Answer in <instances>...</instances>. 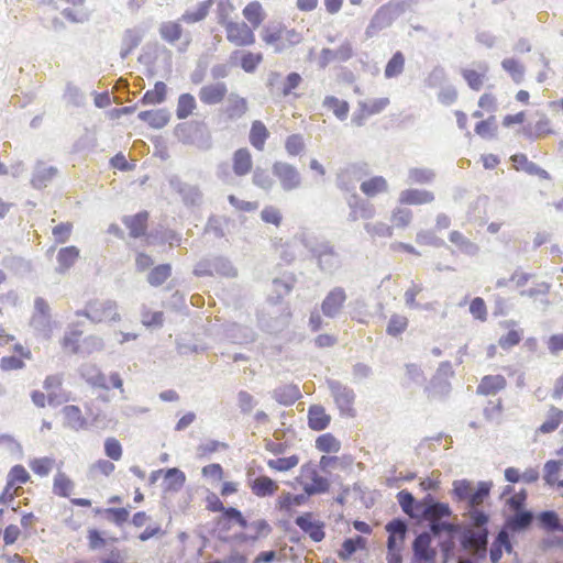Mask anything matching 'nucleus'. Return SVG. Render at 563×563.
<instances>
[{
	"mask_svg": "<svg viewBox=\"0 0 563 563\" xmlns=\"http://www.w3.org/2000/svg\"><path fill=\"white\" fill-rule=\"evenodd\" d=\"M302 243L323 274L333 276L342 268L343 257L330 241L305 239Z\"/></svg>",
	"mask_w": 563,
	"mask_h": 563,
	"instance_id": "1",
	"label": "nucleus"
},
{
	"mask_svg": "<svg viewBox=\"0 0 563 563\" xmlns=\"http://www.w3.org/2000/svg\"><path fill=\"white\" fill-rule=\"evenodd\" d=\"M492 482H479L476 488L467 479L453 482V496L460 501H466L467 507H478L488 496L492 489Z\"/></svg>",
	"mask_w": 563,
	"mask_h": 563,
	"instance_id": "2",
	"label": "nucleus"
},
{
	"mask_svg": "<svg viewBox=\"0 0 563 563\" xmlns=\"http://www.w3.org/2000/svg\"><path fill=\"white\" fill-rule=\"evenodd\" d=\"M167 183L185 207L195 208L203 203V192L199 185L188 183L177 174L168 175Z\"/></svg>",
	"mask_w": 563,
	"mask_h": 563,
	"instance_id": "3",
	"label": "nucleus"
},
{
	"mask_svg": "<svg viewBox=\"0 0 563 563\" xmlns=\"http://www.w3.org/2000/svg\"><path fill=\"white\" fill-rule=\"evenodd\" d=\"M194 274L198 277H207L220 275L223 277H235L236 269L228 257L224 256H209L199 261L195 268Z\"/></svg>",
	"mask_w": 563,
	"mask_h": 563,
	"instance_id": "4",
	"label": "nucleus"
},
{
	"mask_svg": "<svg viewBox=\"0 0 563 563\" xmlns=\"http://www.w3.org/2000/svg\"><path fill=\"white\" fill-rule=\"evenodd\" d=\"M327 385L340 415L350 418L355 417L354 401L356 396L354 390L335 379H328Z\"/></svg>",
	"mask_w": 563,
	"mask_h": 563,
	"instance_id": "5",
	"label": "nucleus"
},
{
	"mask_svg": "<svg viewBox=\"0 0 563 563\" xmlns=\"http://www.w3.org/2000/svg\"><path fill=\"white\" fill-rule=\"evenodd\" d=\"M273 175L278 179L284 191H292L301 186V175L296 166L277 161L272 166Z\"/></svg>",
	"mask_w": 563,
	"mask_h": 563,
	"instance_id": "6",
	"label": "nucleus"
},
{
	"mask_svg": "<svg viewBox=\"0 0 563 563\" xmlns=\"http://www.w3.org/2000/svg\"><path fill=\"white\" fill-rule=\"evenodd\" d=\"M420 514L418 520L430 521L434 519L449 518L452 515V510L446 503L437 500L431 494H427L421 499Z\"/></svg>",
	"mask_w": 563,
	"mask_h": 563,
	"instance_id": "7",
	"label": "nucleus"
},
{
	"mask_svg": "<svg viewBox=\"0 0 563 563\" xmlns=\"http://www.w3.org/2000/svg\"><path fill=\"white\" fill-rule=\"evenodd\" d=\"M87 319L93 323L120 320V316L117 312V302L113 300L90 301Z\"/></svg>",
	"mask_w": 563,
	"mask_h": 563,
	"instance_id": "8",
	"label": "nucleus"
},
{
	"mask_svg": "<svg viewBox=\"0 0 563 563\" xmlns=\"http://www.w3.org/2000/svg\"><path fill=\"white\" fill-rule=\"evenodd\" d=\"M431 536L423 531L419 533L412 542L415 563H435L437 552L431 548Z\"/></svg>",
	"mask_w": 563,
	"mask_h": 563,
	"instance_id": "9",
	"label": "nucleus"
},
{
	"mask_svg": "<svg viewBox=\"0 0 563 563\" xmlns=\"http://www.w3.org/2000/svg\"><path fill=\"white\" fill-rule=\"evenodd\" d=\"M346 298L347 296L343 287L338 286L332 288L321 303L322 313L330 319L336 318L340 314Z\"/></svg>",
	"mask_w": 563,
	"mask_h": 563,
	"instance_id": "10",
	"label": "nucleus"
},
{
	"mask_svg": "<svg viewBox=\"0 0 563 563\" xmlns=\"http://www.w3.org/2000/svg\"><path fill=\"white\" fill-rule=\"evenodd\" d=\"M227 38L236 46H249L255 42V35L251 27L242 22H229L225 25Z\"/></svg>",
	"mask_w": 563,
	"mask_h": 563,
	"instance_id": "11",
	"label": "nucleus"
},
{
	"mask_svg": "<svg viewBox=\"0 0 563 563\" xmlns=\"http://www.w3.org/2000/svg\"><path fill=\"white\" fill-rule=\"evenodd\" d=\"M350 208L349 221L358 219H372L375 216V207L367 200L361 198L356 192L350 195L346 200Z\"/></svg>",
	"mask_w": 563,
	"mask_h": 563,
	"instance_id": "12",
	"label": "nucleus"
},
{
	"mask_svg": "<svg viewBox=\"0 0 563 563\" xmlns=\"http://www.w3.org/2000/svg\"><path fill=\"white\" fill-rule=\"evenodd\" d=\"M295 523L310 537L314 542H320L324 539V523L313 519L311 512H305L295 519Z\"/></svg>",
	"mask_w": 563,
	"mask_h": 563,
	"instance_id": "13",
	"label": "nucleus"
},
{
	"mask_svg": "<svg viewBox=\"0 0 563 563\" xmlns=\"http://www.w3.org/2000/svg\"><path fill=\"white\" fill-rule=\"evenodd\" d=\"M301 475L311 478V483H307L303 485V492L308 496H313L317 494H323L329 490L330 484L329 481L322 476H320L317 470L309 465L301 466Z\"/></svg>",
	"mask_w": 563,
	"mask_h": 563,
	"instance_id": "14",
	"label": "nucleus"
},
{
	"mask_svg": "<svg viewBox=\"0 0 563 563\" xmlns=\"http://www.w3.org/2000/svg\"><path fill=\"white\" fill-rule=\"evenodd\" d=\"M227 93V84L223 81H217L202 86L198 92V97L203 104L214 106L221 103Z\"/></svg>",
	"mask_w": 563,
	"mask_h": 563,
	"instance_id": "15",
	"label": "nucleus"
},
{
	"mask_svg": "<svg viewBox=\"0 0 563 563\" xmlns=\"http://www.w3.org/2000/svg\"><path fill=\"white\" fill-rule=\"evenodd\" d=\"M57 174V167L48 166L46 163L37 161L33 168L31 184L35 189L46 188Z\"/></svg>",
	"mask_w": 563,
	"mask_h": 563,
	"instance_id": "16",
	"label": "nucleus"
},
{
	"mask_svg": "<svg viewBox=\"0 0 563 563\" xmlns=\"http://www.w3.org/2000/svg\"><path fill=\"white\" fill-rule=\"evenodd\" d=\"M247 109L249 104L246 99L240 97L238 93L231 92L222 111L229 121H238L247 112Z\"/></svg>",
	"mask_w": 563,
	"mask_h": 563,
	"instance_id": "17",
	"label": "nucleus"
},
{
	"mask_svg": "<svg viewBox=\"0 0 563 563\" xmlns=\"http://www.w3.org/2000/svg\"><path fill=\"white\" fill-rule=\"evenodd\" d=\"M225 336L236 344H247L255 341V331L247 325L231 323L225 327Z\"/></svg>",
	"mask_w": 563,
	"mask_h": 563,
	"instance_id": "18",
	"label": "nucleus"
},
{
	"mask_svg": "<svg viewBox=\"0 0 563 563\" xmlns=\"http://www.w3.org/2000/svg\"><path fill=\"white\" fill-rule=\"evenodd\" d=\"M81 378L93 388H102L108 390L106 375L95 364H84L79 368Z\"/></svg>",
	"mask_w": 563,
	"mask_h": 563,
	"instance_id": "19",
	"label": "nucleus"
},
{
	"mask_svg": "<svg viewBox=\"0 0 563 563\" xmlns=\"http://www.w3.org/2000/svg\"><path fill=\"white\" fill-rule=\"evenodd\" d=\"M148 213L141 211L134 216H124L122 222L129 229L130 235L134 239L144 236L147 229Z\"/></svg>",
	"mask_w": 563,
	"mask_h": 563,
	"instance_id": "20",
	"label": "nucleus"
},
{
	"mask_svg": "<svg viewBox=\"0 0 563 563\" xmlns=\"http://www.w3.org/2000/svg\"><path fill=\"white\" fill-rule=\"evenodd\" d=\"M515 514L506 519L507 531L520 532L528 529L533 521V514L530 510H514Z\"/></svg>",
	"mask_w": 563,
	"mask_h": 563,
	"instance_id": "21",
	"label": "nucleus"
},
{
	"mask_svg": "<svg viewBox=\"0 0 563 563\" xmlns=\"http://www.w3.org/2000/svg\"><path fill=\"white\" fill-rule=\"evenodd\" d=\"M506 385V378L503 375H486L481 379L476 393L484 396H494L503 390Z\"/></svg>",
	"mask_w": 563,
	"mask_h": 563,
	"instance_id": "22",
	"label": "nucleus"
},
{
	"mask_svg": "<svg viewBox=\"0 0 563 563\" xmlns=\"http://www.w3.org/2000/svg\"><path fill=\"white\" fill-rule=\"evenodd\" d=\"M79 249L74 245L59 249L56 256L58 263L57 267L55 268L56 273L65 274L68 272L79 258Z\"/></svg>",
	"mask_w": 563,
	"mask_h": 563,
	"instance_id": "23",
	"label": "nucleus"
},
{
	"mask_svg": "<svg viewBox=\"0 0 563 563\" xmlns=\"http://www.w3.org/2000/svg\"><path fill=\"white\" fill-rule=\"evenodd\" d=\"M252 493L257 497H267L274 495L278 489V484L268 476L261 475L249 482Z\"/></svg>",
	"mask_w": 563,
	"mask_h": 563,
	"instance_id": "24",
	"label": "nucleus"
},
{
	"mask_svg": "<svg viewBox=\"0 0 563 563\" xmlns=\"http://www.w3.org/2000/svg\"><path fill=\"white\" fill-rule=\"evenodd\" d=\"M489 531L487 527L467 531L462 537V545L465 549L487 548Z\"/></svg>",
	"mask_w": 563,
	"mask_h": 563,
	"instance_id": "25",
	"label": "nucleus"
},
{
	"mask_svg": "<svg viewBox=\"0 0 563 563\" xmlns=\"http://www.w3.org/2000/svg\"><path fill=\"white\" fill-rule=\"evenodd\" d=\"M434 200V195L431 191L422 189H406L399 195V202L402 205H424Z\"/></svg>",
	"mask_w": 563,
	"mask_h": 563,
	"instance_id": "26",
	"label": "nucleus"
},
{
	"mask_svg": "<svg viewBox=\"0 0 563 563\" xmlns=\"http://www.w3.org/2000/svg\"><path fill=\"white\" fill-rule=\"evenodd\" d=\"M331 417L320 405H312L308 410V426L314 431H321L328 428Z\"/></svg>",
	"mask_w": 563,
	"mask_h": 563,
	"instance_id": "27",
	"label": "nucleus"
},
{
	"mask_svg": "<svg viewBox=\"0 0 563 563\" xmlns=\"http://www.w3.org/2000/svg\"><path fill=\"white\" fill-rule=\"evenodd\" d=\"M137 117L141 121L146 122L154 129L164 128L170 119V114L167 109L141 111Z\"/></svg>",
	"mask_w": 563,
	"mask_h": 563,
	"instance_id": "28",
	"label": "nucleus"
},
{
	"mask_svg": "<svg viewBox=\"0 0 563 563\" xmlns=\"http://www.w3.org/2000/svg\"><path fill=\"white\" fill-rule=\"evenodd\" d=\"M272 396L278 404L290 406L301 397V393L298 386L290 384L275 388Z\"/></svg>",
	"mask_w": 563,
	"mask_h": 563,
	"instance_id": "29",
	"label": "nucleus"
},
{
	"mask_svg": "<svg viewBox=\"0 0 563 563\" xmlns=\"http://www.w3.org/2000/svg\"><path fill=\"white\" fill-rule=\"evenodd\" d=\"M360 189L365 196L373 198L379 194H387L389 191V185L383 176H374L363 180Z\"/></svg>",
	"mask_w": 563,
	"mask_h": 563,
	"instance_id": "30",
	"label": "nucleus"
},
{
	"mask_svg": "<svg viewBox=\"0 0 563 563\" xmlns=\"http://www.w3.org/2000/svg\"><path fill=\"white\" fill-rule=\"evenodd\" d=\"M63 415L65 418V426L74 431L85 429L88 424L78 406H65L63 408Z\"/></svg>",
	"mask_w": 563,
	"mask_h": 563,
	"instance_id": "31",
	"label": "nucleus"
},
{
	"mask_svg": "<svg viewBox=\"0 0 563 563\" xmlns=\"http://www.w3.org/2000/svg\"><path fill=\"white\" fill-rule=\"evenodd\" d=\"M397 500H398L399 506L401 507V510L406 515H408L410 518L418 520V517L420 514L419 510H420L421 499L420 500L416 499L415 496L410 492L402 489L397 494Z\"/></svg>",
	"mask_w": 563,
	"mask_h": 563,
	"instance_id": "32",
	"label": "nucleus"
},
{
	"mask_svg": "<svg viewBox=\"0 0 563 563\" xmlns=\"http://www.w3.org/2000/svg\"><path fill=\"white\" fill-rule=\"evenodd\" d=\"M514 163V167L517 170H523L528 175L540 176L542 178H548L549 174L542 169L539 165L528 159L526 154H515L510 157Z\"/></svg>",
	"mask_w": 563,
	"mask_h": 563,
	"instance_id": "33",
	"label": "nucleus"
},
{
	"mask_svg": "<svg viewBox=\"0 0 563 563\" xmlns=\"http://www.w3.org/2000/svg\"><path fill=\"white\" fill-rule=\"evenodd\" d=\"M252 168V156L247 148H240L233 155V170L238 176H244Z\"/></svg>",
	"mask_w": 563,
	"mask_h": 563,
	"instance_id": "34",
	"label": "nucleus"
},
{
	"mask_svg": "<svg viewBox=\"0 0 563 563\" xmlns=\"http://www.w3.org/2000/svg\"><path fill=\"white\" fill-rule=\"evenodd\" d=\"M148 29L150 25L147 24H140L134 27L126 29L122 36V43L132 49L136 48L141 44Z\"/></svg>",
	"mask_w": 563,
	"mask_h": 563,
	"instance_id": "35",
	"label": "nucleus"
},
{
	"mask_svg": "<svg viewBox=\"0 0 563 563\" xmlns=\"http://www.w3.org/2000/svg\"><path fill=\"white\" fill-rule=\"evenodd\" d=\"M435 172L427 167H412L408 170V184L429 185L435 179Z\"/></svg>",
	"mask_w": 563,
	"mask_h": 563,
	"instance_id": "36",
	"label": "nucleus"
},
{
	"mask_svg": "<svg viewBox=\"0 0 563 563\" xmlns=\"http://www.w3.org/2000/svg\"><path fill=\"white\" fill-rule=\"evenodd\" d=\"M186 481L185 473L176 467L168 468L164 477L165 492H178Z\"/></svg>",
	"mask_w": 563,
	"mask_h": 563,
	"instance_id": "37",
	"label": "nucleus"
},
{
	"mask_svg": "<svg viewBox=\"0 0 563 563\" xmlns=\"http://www.w3.org/2000/svg\"><path fill=\"white\" fill-rule=\"evenodd\" d=\"M405 55L397 51L391 58L387 62L384 70L386 79L397 78L404 73L405 69Z\"/></svg>",
	"mask_w": 563,
	"mask_h": 563,
	"instance_id": "38",
	"label": "nucleus"
},
{
	"mask_svg": "<svg viewBox=\"0 0 563 563\" xmlns=\"http://www.w3.org/2000/svg\"><path fill=\"white\" fill-rule=\"evenodd\" d=\"M158 32L165 42L174 44L181 37L183 26L178 22L167 21L159 25Z\"/></svg>",
	"mask_w": 563,
	"mask_h": 563,
	"instance_id": "39",
	"label": "nucleus"
},
{
	"mask_svg": "<svg viewBox=\"0 0 563 563\" xmlns=\"http://www.w3.org/2000/svg\"><path fill=\"white\" fill-rule=\"evenodd\" d=\"M478 68L482 70L481 73L472 69H464L462 71V75L466 80L468 87L475 91L481 90V88L483 87L485 74L488 70V66L487 64L483 63L478 65Z\"/></svg>",
	"mask_w": 563,
	"mask_h": 563,
	"instance_id": "40",
	"label": "nucleus"
},
{
	"mask_svg": "<svg viewBox=\"0 0 563 563\" xmlns=\"http://www.w3.org/2000/svg\"><path fill=\"white\" fill-rule=\"evenodd\" d=\"M302 41V35L295 29H286L283 26L280 42L276 46V53H283L290 47L298 45Z\"/></svg>",
	"mask_w": 563,
	"mask_h": 563,
	"instance_id": "41",
	"label": "nucleus"
},
{
	"mask_svg": "<svg viewBox=\"0 0 563 563\" xmlns=\"http://www.w3.org/2000/svg\"><path fill=\"white\" fill-rule=\"evenodd\" d=\"M269 133L261 121H254L250 131V143L258 151L264 148L265 141Z\"/></svg>",
	"mask_w": 563,
	"mask_h": 563,
	"instance_id": "42",
	"label": "nucleus"
},
{
	"mask_svg": "<svg viewBox=\"0 0 563 563\" xmlns=\"http://www.w3.org/2000/svg\"><path fill=\"white\" fill-rule=\"evenodd\" d=\"M30 324L33 328V330L38 335H42L44 339H49L52 336L53 329L51 316L32 314Z\"/></svg>",
	"mask_w": 563,
	"mask_h": 563,
	"instance_id": "43",
	"label": "nucleus"
},
{
	"mask_svg": "<svg viewBox=\"0 0 563 563\" xmlns=\"http://www.w3.org/2000/svg\"><path fill=\"white\" fill-rule=\"evenodd\" d=\"M75 487L74 482L64 473L58 472L54 477L53 492L60 497H69Z\"/></svg>",
	"mask_w": 563,
	"mask_h": 563,
	"instance_id": "44",
	"label": "nucleus"
},
{
	"mask_svg": "<svg viewBox=\"0 0 563 563\" xmlns=\"http://www.w3.org/2000/svg\"><path fill=\"white\" fill-rule=\"evenodd\" d=\"M323 107L332 110L334 115L341 121L347 118L350 107L346 101L339 100L334 96H327L323 100Z\"/></svg>",
	"mask_w": 563,
	"mask_h": 563,
	"instance_id": "45",
	"label": "nucleus"
},
{
	"mask_svg": "<svg viewBox=\"0 0 563 563\" xmlns=\"http://www.w3.org/2000/svg\"><path fill=\"white\" fill-rule=\"evenodd\" d=\"M563 420V410L551 407L548 412L545 421L539 427L538 431L541 433H550L558 429Z\"/></svg>",
	"mask_w": 563,
	"mask_h": 563,
	"instance_id": "46",
	"label": "nucleus"
},
{
	"mask_svg": "<svg viewBox=\"0 0 563 563\" xmlns=\"http://www.w3.org/2000/svg\"><path fill=\"white\" fill-rule=\"evenodd\" d=\"M196 106V99L191 93H181L177 102V118L180 120L188 118L195 110Z\"/></svg>",
	"mask_w": 563,
	"mask_h": 563,
	"instance_id": "47",
	"label": "nucleus"
},
{
	"mask_svg": "<svg viewBox=\"0 0 563 563\" xmlns=\"http://www.w3.org/2000/svg\"><path fill=\"white\" fill-rule=\"evenodd\" d=\"M316 448L320 452L338 453L341 449V443L332 433H324L317 438Z\"/></svg>",
	"mask_w": 563,
	"mask_h": 563,
	"instance_id": "48",
	"label": "nucleus"
},
{
	"mask_svg": "<svg viewBox=\"0 0 563 563\" xmlns=\"http://www.w3.org/2000/svg\"><path fill=\"white\" fill-rule=\"evenodd\" d=\"M388 536L399 539L404 543L408 533V523L402 518H394L385 526Z\"/></svg>",
	"mask_w": 563,
	"mask_h": 563,
	"instance_id": "49",
	"label": "nucleus"
},
{
	"mask_svg": "<svg viewBox=\"0 0 563 563\" xmlns=\"http://www.w3.org/2000/svg\"><path fill=\"white\" fill-rule=\"evenodd\" d=\"M172 274L169 264H161L155 266L147 275V282L151 286L157 287L166 282Z\"/></svg>",
	"mask_w": 563,
	"mask_h": 563,
	"instance_id": "50",
	"label": "nucleus"
},
{
	"mask_svg": "<svg viewBox=\"0 0 563 563\" xmlns=\"http://www.w3.org/2000/svg\"><path fill=\"white\" fill-rule=\"evenodd\" d=\"M538 521L540 526L549 531H563L560 518L553 510H544L539 514Z\"/></svg>",
	"mask_w": 563,
	"mask_h": 563,
	"instance_id": "51",
	"label": "nucleus"
},
{
	"mask_svg": "<svg viewBox=\"0 0 563 563\" xmlns=\"http://www.w3.org/2000/svg\"><path fill=\"white\" fill-rule=\"evenodd\" d=\"M249 529H251L254 533L244 534L243 539L253 542L261 538H266L272 532V527L265 519L251 522Z\"/></svg>",
	"mask_w": 563,
	"mask_h": 563,
	"instance_id": "52",
	"label": "nucleus"
},
{
	"mask_svg": "<svg viewBox=\"0 0 563 563\" xmlns=\"http://www.w3.org/2000/svg\"><path fill=\"white\" fill-rule=\"evenodd\" d=\"M166 85L163 81H157L154 89L147 90L142 97L143 104H156L162 103L166 97Z\"/></svg>",
	"mask_w": 563,
	"mask_h": 563,
	"instance_id": "53",
	"label": "nucleus"
},
{
	"mask_svg": "<svg viewBox=\"0 0 563 563\" xmlns=\"http://www.w3.org/2000/svg\"><path fill=\"white\" fill-rule=\"evenodd\" d=\"M228 222L229 220L225 218L211 216L209 217L203 231L206 234H212L217 239L224 238V227Z\"/></svg>",
	"mask_w": 563,
	"mask_h": 563,
	"instance_id": "54",
	"label": "nucleus"
},
{
	"mask_svg": "<svg viewBox=\"0 0 563 563\" xmlns=\"http://www.w3.org/2000/svg\"><path fill=\"white\" fill-rule=\"evenodd\" d=\"M243 15L253 25V27L260 26L264 20L262 4L257 1L249 3L243 9Z\"/></svg>",
	"mask_w": 563,
	"mask_h": 563,
	"instance_id": "55",
	"label": "nucleus"
},
{
	"mask_svg": "<svg viewBox=\"0 0 563 563\" xmlns=\"http://www.w3.org/2000/svg\"><path fill=\"white\" fill-rule=\"evenodd\" d=\"M450 241L460 247V250L468 255H475L478 251V246L465 238L459 231H452L449 236Z\"/></svg>",
	"mask_w": 563,
	"mask_h": 563,
	"instance_id": "56",
	"label": "nucleus"
},
{
	"mask_svg": "<svg viewBox=\"0 0 563 563\" xmlns=\"http://www.w3.org/2000/svg\"><path fill=\"white\" fill-rule=\"evenodd\" d=\"M81 331L75 327H69V329L65 332L64 338L62 340V345L65 350H70L73 354L79 353V338L81 335Z\"/></svg>",
	"mask_w": 563,
	"mask_h": 563,
	"instance_id": "57",
	"label": "nucleus"
},
{
	"mask_svg": "<svg viewBox=\"0 0 563 563\" xmlns=\"http://www.w3.org/2000/svg\"><path fill=\"white\" fill-rule=\"evenodd\" d=\"M501 67L507 71L516 84L523 80L525 67L515 58H505L501 62Z\"/></svg>",
	"mask_w": 563,
	"mask_h": 563,
	"instance_id": "58",
	"label": "nucleus"
},
{
	"mask_svg": "<svg viewBox=\"0 0 563 563\" xmlns=\"http://www.w3.org/2000/svg\"><path fill=\"white\" fill-rule=\"evenodd\" d=\"M283 31V25L277 24H269L266 25L262 31V38L263 41L274 47V51L276 52V46H278L280 42V34Z\"/></svg>",
	"mask_w": 563,
	"mask_h": 563,
	"instance_id": "59",
	"label": "nucleus"
},
{
	"mask_svg": "<svg viewBox=\"0 0 563 563\" xmlns=\"http://www.w3.org/2000/svg\"><path fill=\"white\" fill-rule=\"evenodd\" d=\"M366 540L363 537H355L354 539H345L342 544V550L339 555L342 560H349L352 554H354L357 549L364 548Z\"/></svg>",
	"mask_w": 563,
	"mask_h": 563,
	"instance_id": "60",
	"label": "nucleus"
},
{
	"mask_svg": "<svg viewBox=\"0 0 563 563\" xmlns=\"http://www.w3.org/2000/svg\"><path fill=\"white\" fill-rule=\"evenodd\" d=\"M299 463V457L297 455H290L287 457H278L272 459L267 461V465L269 468L278 471V472H287Z\"/></svg>",
	"mask_w": 563,
	"mask_h": 563,
	"instance_id": "61",
	"label": "nucleus"
},
{
	"mask_svg": "<svg viewBox=\"0 0 563 563\" xmlns=\"http://www.w3.org/2000/svg\"><path fill=\"white\" fill-rule=\"evenodd\" d=\"M103 346V340L100 336L88 335L80 342L78 354L89 355L93 352L101 351Z\"/></svg>",
	"mask_w": 563,
	"mask_h": 563,
	"instance_id": "62",
	"label": "nucleus"
},
{
	"mask_svg": "<svg viewBox=\"0 0 563 563\" xmlns=\"http://www.w3.org/2000/svg\"><path fill=\"white\" fill-rule=\"evenodd\" d=\"M563 465L562 461L550 460L544 464L543 479L545 484L553 486L558 482V474Z\"/></svg>",
	"mask_w": 563,
	"mask_h": 563,
	"instance_id": "63",
	"label": "nucleus"
},
{
	"mask_svg": "<svg viewBox=\"0 0 563 563\" xmlns=\"http://www.w3.org/2000/svg\"><path fill=\"white\" fill-rule=\"evenodd\" d=\"M55 464V460L53 457H40L34 459L30 462V468L37 475L44 477L49 474L53 466Z\"/></svg>",
	"mask_w": 563,
	"mask_h": 563,
	"instance_id": "64",
	"label": "nucleus"
}]
</instances>
